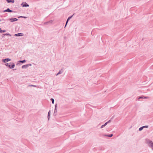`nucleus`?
Returning <instances> with one entry per match:
<instances>
[{"label": "nucleus", "mask_w": 153, "mask_h": 153, "mask_svg": "<svg viewBox=\"0 0 153 153\" xmlns=\"http://www.w3.org/2000/svg\"><path fill=\"white\" fill-rule=\"evenodd\" d=\"M149 98V97H140L139 98V99H140V98H144V99H147V98Z\"/></svg>", "instance_id": "9b49d317"}, {"label": "nucleus", "mask_w": 153, "mask_h": 153, "mask_svg": "<svg viewBox=\"0 0 153 153\" xmlns=\"http://www.w3.org/2000/svg\"><path fill=\"white\" fill-rule=\"evenodd\" d=\"M149 145L153 149V143L152 141H150L149 143Z\"/></svg>", "instance_id": "39448f33"}, {"label": "nucleus", "mask_w": 153, "mask_h": 153, "mask_svg": "<svg viewBox=\"0 0 153 153\" xmlns=\"http://www.w3.org/2000/svg\"><path fill=\"white\" fill-rule=\"evenodd\" d=\"M8 35V34L7 33V34H4V35Z\"/></svg>", "instance_id": "5701e85b"}, {"label": "nucleus", "mask_w": 153, "mask_h": 153, "mask_svg": "<svg viewBox=\"0 0 153 153\" xmlns=\"http://www.w3.org/2000/svg\"><path fill=\"white\" fill-rule=\"evenodd\" d=\"M27 67V65H23V66H22V68H25V67Z\"/></svg>", "instance_id": "f3484780"}, {"label": "nucleus", "mask_w": 153, "mask_h": 153, "mask_svg": "<svg viewBox=\"0 0 153 153\" xmlns=\"http://www.w3.org/2000/svg\"><path fill=\"white\" fill-rule=\"evenodd\" d=\"M17 20L18 19L16 18H15L14 19H10V21L11 22H13L16 21H17Z\"/></svg>", "instance_id": "7ed1b4c3"}, {"label": "nucleus", "mask_w": 153, "mask_h": 153, "mask_svg": "<svg viewBox=\"0 0 153 153\" xmlns=\"http://www.w3.org/2000/svg\"><path fill=\"white\" fill-rule=\"evenodd\" d=\"M1 29V28H0V30Z\"/></svg>", "instance_id": "393cba45"}, {"label": "nucleus", "mask_w": 153, "mask_h": 153, "mask_svg": "<svg viewBox=\"0 0 153 153\" xmlns=\"http://www.w3.org/2000/svg\"><path fill=\"white\" fill-rule=\"evenodd\" d=\"M12 11L10 10L9 8H8L7 10H5L4 12H11Z\"/></svg>", "instance_id": "9d476101"}, {"label": "nucleus", "mask_w": 153, "mask_h": 153, "mask_svg": "<svg viewBox=\"0 0 153 153\" xmlns=\"http://www.w3.org/2000/svg\"><path fill=\"white\" fill-rule=\"evenodd\" d=\"M19 62H21L22 63H23L24 62H26V61L25 60H23V61H20Z\"/></svg>", "instance_id": "2eb2a0df"}, {"label": "nucleus", "mask_w": 153, "mask_h": 153, "mask_svg": "<svg viewBox=\"0 0 153 153\" xmlns=\"http://www.w3.org/2000/svg\"><path fill=\"white\" fill-rule=\"evenodd\" d=\"M15 36H23V34L22 33H20L18 34H16L15 35Z\"/></svg>", "instance_id": "20e7f679"}, {"label": "nucleus", "mask_w": 153, "mask_h": 153, "mask_svg": "<svg viewBox=\"0 0 153 153\" xmlns=\"http://www.w3.org/2000/svg\"><path fill=\"white\" fill-rule=\"evenodd\" d=\"M73 16H73H70V17H69L68 18V19H67V22H66V24L65 26L67 25V23H68V21L69 19H70L71 18V17H72V16Z\"/></svg>", "instance_id": "1a4fd4ad"}, {"label": "nucleus", "mask_w": 153, "mask_h": 153, "mask_svg": "<svg viewBox=\"0 0 153 153\" xmlns=\"http://www.w3.org/2000/svg\"><path fill=\"white\" fill-rule=\"evenodd\" d=\"M110 121V120H109L108 122H106L104 125H102L101 126V128H102L105 127L107 124V123L109 122Z\"/></svg>", "instance_id": "0eeeda50"}, {"label": "nucleus", "mask_w": 153, "mask_h": 153, "mask_svg": "<svg viewBox=\"0 0 153 153\" xmlns=\"http://www.w3.org/2000/svg\"><path fill=\"white\" fill-rule=\"evenodd\" d=\"M15 65L13 63H10V64L9 65V67L10 68H13L14 67Z\"/></svg>", "instance_id": "f03ea898"}, {"label": "nucleus", "mask_w": 153, "mask_h": 153, "mask_svg": "<svg viewBox=\"0 0 153 153\" xmlns=\"http://www.w3.org/2000/svg\"><path fill=\"white\" fill-rule=\"evenodd\" d=\"M7 1L8 3L12 2V3H14V0H7Z\"/></svg>", "instance_id": "6e6552de"}, {"label": "nucleus", "mask_w": 153, "mask_h": 153, "mask_svg": "<svg viewBox=\"0 0 153 153\" xmlns=\"http://www.w3.org/2000/svg\"><path fill=\"white\" fill-rule=\"evenodd\" d=\"M51 101L52 102V103L53 104L54 102V99H53V98H51Z\"/></svg>", "instance_id": "4468645a"}, {"label": "nucleus", "mask_w": 153, "mask_h": 153, "mask_svg": "<svg viewBox=\"0 0 153 153\" xmlns=\"http://www.w3.org/2000/svg\"><path fill=\"white\" fill-rule=\"evenodd\" d=\"M60 71H59V72L56 74V75H57L58 74H60Z\"/></svg>", "instance_id": "412c9836"}, {"label": "nucleus", "mask_w": 153, "mask_h": 153, "mask_svg": "<svg viewBox=\"0 0 153 153\" xmlns=\"http://www.w3.org/2000/svg\"><path fill=\"white\" fill-rule=\"evenodd\" d=\"M5 32V30H0V33L4 32Z\"/></svg>", "instance_id": "dca6fc26"}, {"label": "nucleus", "mask_w": 153, "mask_h": 153, "mask_svg": "<svg viewBox=\"0 0 153 153\" xmlns=\"http://www.w3.org/2000/svg\"><path fill=\"white\" fill-rule=\"evenodd\" d=\"M5 65L7 66H8L9 67V64L8 63H6V64H5Z\"/></svg>", "instance_id": "aec40b11"}, {"label": "nucleus", "mask_w": 153, "mask_h": 153, "mask_svg": "<svg viewBox=\"0 0 153 153\" xmlns=\"http://www.w3.org/2000/svg\"><path fill=\"white\" fill-rule=\"evenodd\" d=\"M20 17H23L25 18H26L27 17H23V16H20Z\"/></svg>", "instance_id": "4be33fe9"}, {"label": "nucleus", "mask_w": 153, "mask_h": 153, "mask_svg": "<svg viewBox=\"0 0 153 153\" xmlns=\"http://www.w3.org/2000/svg\"><path fill=\"white\" fill-rule=\"evenodd\" d=\"M10 59H3V62H7L10 61Z\"/></svg>", "instance_id": "423d86ee"}, {"label": "nucleus", "mask_w": 153, "mask_h": 153, "mask_svg": "<svg viewBox=\"0 0 153 153\" xmlns=\"http://www.w3.org/2000/svg\"><path fill=\"white\" fill-rule=\"evenodd\" d=\"M143 127H144V128H148V126H143Z\"/></svg>", "instance_id": "6ab92c4d"}, {"label": "nucleus", "mask_w": 153, "mask_h": 153, "mask_svg": "<svg viewBox=\"0 0 153 153\" xmlns=\"http://www.w3.org/2000/svg\"><path fill=\"white\" fill-rule=\"evenodd\" d=\"M1 19H0V22H1Z\"/></svg>", "instance_id": "b1692460"}, {"label": "nucleus", "mask_w": 153, "mask_h": 153, "mask_svg": "<svg viewBox=\"0 0 153 153\" xmlns=\"http://www.w3.org/2000/svg\"><path fill=\"white\" fill-rule=\"evenodd\" d=\"M21 5L23 7H28L29 6V5L28 4L26 3L25 2H23L22 4Z\"/></svg>", "instance_id": "f257e3e1"}, {"label": "nucleus", "mask_w": 153, "mask_h": 153, "mask_svg": "<svg viewBox=\"0 0 153 153\" xmlns=\"http://www.w3.org/2000/svg\"><path fill=\"white\" fill-rule=\"evenodd\" d=\"M112 134H111L109 135H108L107 136L109 137H111L113 136Z\"/></svg>", "instance_id": "a211bd4d"}, {"label": "nucleus", "mask_w": 153, "mask_h": 153, "mask_svg": "<svg viewBox=\"0 0 153 153\" xmlns=\"http://www.w3.org/2000/svg\"><path fill=\"white\" fill-rule=\"evenodd\" d=\"M50 114H51L50 111H49L48 112V120L49 119V117H50Z\"/></svg>", "instance_id": "f8f14e48"}, {"label": "nucleus", "mask_w": 153, "mask_h": 153, "mask_svg": "<svg viewBox=\"0 0 153 153\" xmlns=\"http://www.w3.org/2000/svg\"><path fill=\"white\" fill-rule=\"evenodd\" d=\"M144 128V127H142L140 128L139 129V130L140 131H141Z\"/></svg>", "instance_id": "ddd939ff"}]
</instances>
